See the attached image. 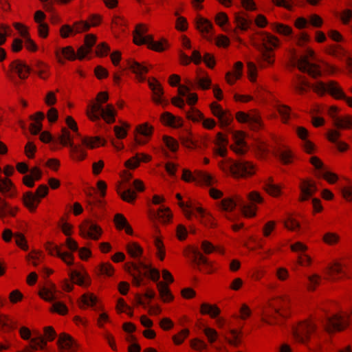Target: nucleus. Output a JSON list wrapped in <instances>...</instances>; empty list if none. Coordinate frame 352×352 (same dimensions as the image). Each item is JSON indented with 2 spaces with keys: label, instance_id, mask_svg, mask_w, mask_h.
<instances>
[{
  "label": "nucleus",
  "instance_id": "nucleus-1",
  "mask_svg": "<svg viewBox=\"0 0 352 352\" xmlns=\"http://www.w3.org/2000/svg\"><path fill=\"white\" fill-rule=\"evenodd\" d=\"M290 299L288 296L277 298L270 300L264 307L261 321L270 325L277 322L278 317L287 318L290 315Z\"/></svg>",
  "mask_w": 352,
  "mask_h": 352
},
{
  "label": "nucleus",
  "instance_id": "nucleus-2",
  "mask_svg": "<svg viewBox=\"0 0 352 352\" xmlns=\"http://www.w3.org/2000/svg\"><path fill=\"white\" fill-rule=\"evenodd\" d=\"M219 167L223 173H229L236 179L251 178L257 171L256 165L251 162H232L230 159L220 162Z\"/></svg>",
  "mask_w": 352,
  "mask_h": 352
},
{
  "label": "nucleus",
  "instance_id": "nucleus-3",
  "mask_svg": "<svg viewBox=\"0 0 352 352\" xmlns=\"http://www.w3.org/2000/svg\"><path fill=\"white\" fill-rule=\"evenodd\" d=\"M149 265L144 264L142 262H126L124 265V270L129 273L132 277V284L139 287L141 285L144 284L143 281L144 278L148 275L147 269Z\"/></svg>",
  "mask_w": 352,
  "mask_h": 352
},
{
  "label": "nucleus",
  "instance_id": "nucleus-4",
  "mask_svg": "<svg viewBox=\"0 0 352 352\" xmlns=\"http://www.w3.org/2000/svg\"><path fill=\"white\" fill-rule=\"evenodd\" d=\"M316 324L311 320H305L298 323L294 329V338L300 344H308L316 331Z\"/></svg>",
  "mask_w": 352,
  "mask_h": 352
},
{
  "label": "nucleus",
  "instance_id": "nucleus-5",
  "mask_svg": "<svg viewBox=\"0 0 352 352\" xmlns=\"http://www.w3.org/2000/svg\"><path fill=\"white\" fill-rule=\"evenodd\" d=\"M148 86L151 91V101L155 105H162L166 108L169 104V101L164 96V90L162 83L154 76L147 78Z\"/></svg>",
  "mask_w": 352,
  "mask_h": 352
},
{
  "label": "nucleus",
  "instance_id": "nucleus-6",
  "mask_svg": "<svg viewBox=\"0 0 352 352\" xmlns=\"http://www.w3.org/2000/svg\"><path fill=\"white\" fill-rule=\"evenodd\" d=\"M212 115L218 120V125L220 129H225L231 125L234 121V117L231 111L223 109L222 106L216 101L209 104Z\"/></svg>",
  "mask_w": 352,
  "mask_h": 352
},
{
  "label": "nucleus",
  "instance_id": "nucleus-7",
  "mask_svg": "<svg viewBox=\"0 0 352 352\" xmlns=\"http://www.w3.org/2000/svg\"><path fill=\"white\" fill-rule=\"evenodd\" d=\"M78 228L79 235L85 239L98 241L103 234L101 226L91 219H85Z\"/></svg>",
  "mask_w": 352,
  "mask_h": 352
},
{
  "label": "nucleus",
  "instance_id": "nucleus-8",
  "mask_svg": "<svg viewBox=\"0 0 352 352\" xmlns=\"http://www.w3.org/2000/svg\"><path fill=\"white\" fill-rule=\"evenodd\" d=\"M107 91H100L97 94L95 100H91L87 107L86 116L91 122L99 120L98 112L100 111L102 104L109 100Z\"/></svg>",
  "mask_w": 352,
  "mask_h": 352
},
{
  "label": "nucleus",
  "instance_id": "nucleus-9",
  "mask_svg": "<svg viewBox=\"0 0 352 352\" xmlns=\"http://www.w3.org/2000/svg\"><path fill=\"white\" fill-rule=\"evenodd\" d=\"M154 131V126L147 122L138 124L133 131L135 144L140 146L146 144L151 140Z\"/></svg>",
  "mask_w": 352,
  "mask_h": 352
},
{
  "label": "nucleus",
  "instance_id": "nucleus-10",
  "mask_svg": "<svg viewBox=\"0 0 352 352\" xmlns=\"http://www.w3.org/2000/svg\"><path fill=\"white\" fill-rule=\"evenodd\" d=\"M129 69L135 74L137 82L142 83L147 80L146 74L153 69V65L145 62L139 63L134 59L127 60Z\"/></svg>",
  "mask_w": 352,
  "mask_h": 352
},
{
  "label": "nucleus",
  "instance_id": "nucleus-11",
  "mask_svg": "<svg viewBox=\"0 0 352 352\" xmlns=\"http://www.w3.org/2000/svg\"><path fill=\"white\" fill-rule=\"evenodd\" d=\"M300 190L298 201L305 202L308 201L318 191L316 182L311 178H304L300 179L298 186Z\"/></svg>",
  "mask_w": 352,
  "mask_h": 352
},
{
  "label": "nucleus",
  "instance_id": "nucleus-12",
  "mask_svg": "<svg viewBox=\"0 0 352 352\" xmlns=\"http://www.w3.org/2000/svg\"><path fill=\"white\" fill-rule=\"evenodd\" d=\"M32 332L26 327H23V340H29L27 345L23 346V352H36L38 350H43L46 347V340L43 339L42 336L31 338Z\"/></svg>",
  "mask_w": 352,
  "mask_h": 352
},
{
  "label": "nucleus",
  "instance_id": "nucleus-13",
  "mask_svg": "<svg viewBox=\"0 0 352 352\" xmlns=\"http://www.w3.org/2000/svg\"><path fill=\"white\" fill-rule=\"evenodd\" d=\"M349 324L348 316L336 314L328 319L324 329L329 333H333L344 331Z\"/></svg>",
  "mask_w": 352,
  "mask_h": 352
},
{
  "label": "nucleus",
  "instance_id": "nucleus-14",
  "mask_svg": "<svg viewBox=\"0 0 352 352\" xmlns=\"http://www.w3.org/2000/svg\"><path fill=\"white\" fill-rule=\"evenodd\" d=\"M195 26L204 39L209 42L212 41L214 26L209 19L198 15L195 19Z\"/></svg>",
  "mask_w": 352,
  "mask_h": 352
},
{
  "label": "nucleus",
  "instance_id": "nucleus-15",
  "mask_svg": "<svg viewBox=\"0 0 352 352\" xmlns=\"http://www.w3.org/2000/svg\"><path fill=\"white\" fill-rule=\"evenodd\" d=\"M56 344L60 352H78L80 348L78 342L65 332L59 334Z\"/></svg>",
  "mask_w": 352,
  "mask_h": 352
},
{
  "label": "nucleus",
  "instance_id": "nucleus-16",
  "mask_svg": "<svg viewBox=\"0 0 352 352\" xmlns=\"http://www.w3.org/2000/svg\"><path fill=\"white\" fill-rule=\"evenodd\" d=\"M184 257L190 261V265L199 272H202L201 262L204 258V254L196 246L188 245L183 250Z\"/></svg>",
  "mask_w": 352,
  "mask_h": 352
},
{
  "label": "nucleus",
  "instance_id": "nucleus-17",
  "mask_svg": "<svg viewBox=\"0 0 352 352\" xmlns=\"http://www.w3.org/2000/svg\"><path fill=\"white\" fill-rule=\"evenodd\" d=\"M6 73L9 80L18 90L20 87V80L22 79V63L18 59L13 60Z\"/></svg>",
  "mask_w": 352,
  "mask_h": 352
},
{
  "label": "nucleus",
  "instance_id": "nucleus-18",
  "mask_svg": "<svg viewBox=\"0 0 352 352\" xmlns=\"http://www.w3.org/2000/svg\"><path fill=\"white\" fill-rule=\"evenodd\" d=\"M195 211L199 213V215H195V217L199 219V223L206 228L215 229L218 227L217 219L205 208L197 207Z\"/></svg>",
  "mask_w": 352,
  "mask_h": 352
},
{
  "label": "nucleus",
  "instance_id": "nucleus-19",
  "mask_svg": "<svg viewBox=\"0 0 352 352\" xmlns=\"http://www.w3.org/2000/svg\"><path fill=\"white\" fill-rule=\"evenodd\" d=\"M160 121L163 126L173 129H179L184 125V120L182 117L175 116L168 111L163 112L160 115Z\"/></svg>",
  "mask_w": 352,
  "mask_h": 352
},
{
  "label": "nucleus",
  "instance_id": "nucleus-20",
  "mask_svg": "<svg viewBox=\"0 0 352 352\" xmlns=\"http://www.w3.org/2000/svg\"><path fill=\"white\" fill-rule=\"evenodd\" d=\"M179 140L182 146L190 151L195 150L199 146V142L195 139L194 134L190 129H184L179 135Z\"/></svg>",
  "mask_w": 352,
  "mask_h": 352
},
{
  "label": "nucleus",
  "instance_id": "nucleus-21",
  "mask_svg": "<svg viewBox=\"0 0 352 352\" xmlns=\"http://www.w3.org/2000/svg\"><path fill=\"white\" fill-rule=\"evenodd\" d=\"M55 57L58 64L63 65L65 60L74 61L76 60V52L72 46L68 45L55 51Z\"/></svg>",
  "mask_w": 352,
  "mask_h": 352
},
{
  "label": "nucleus",
  "instance_id": "nucleus-22",
  "mask_svg": "<svg viewBox=\"0 0 352 352\" xmlns=\"http://www.w3.org/2000/svg\"><path fill=\"white\" fill-rule=\"evenodd\" d=\"M260 52L261 56L256 59L259 67L266 68L272 66L275 62V52L274 49H265L261 47Z\"/></svg>",
  "mask_w": 352,
  "mask_h": 352
},
{
  "label": "nucleus",
  "instance_id": "nucleus-23",
  "mask_svg": "<svg viewBox=\"0 0 352 352\" xmlns=\"http://www.w3.org/2000/svg\"><path fill=\"white\" fill-rule=\"evenodd\" d=\"M45 118V114L42 111H37L29 116V119L33 122L30 123L28 130L31 135H36L43 129L42 121Z\"/></svg>",
  "mask_w": 352,
  "mask_h": 352
},
{
  "label": "nucleus",
  "instance_id": "nucleus-24",
  "mask_svg": "<svg viewBox=\"0 0 352 352\" xmlns=\"http://www.w3.org/2000/svg\"><path fill=\"white\" fill-rule=\"evenodd\" d=\"M56 286L50 280H47L45 286L40 289L38 292L39 297L45 301L52 302L56 299Z\"/></svg>",
  "mask_w": 352,
  "mask_h": 352
},
{
  "label": "nucleus",
  "instance_id": "nucleus-25",
  "mask_svg": "<svg viewBox=\"0 0 352 352\" xmlns=\"http://www.w3.org/2000/svg\"><path fill=\"white\" fill-rule=\"evenodd\" d=\"M99 120L102 118L107 124H111L116 122L117 111L114 106L109 103L104 107H101L100 111L98 112Z\"/></svg>",
  "mask_w": 352,
  "mask_h": 352
},
{
  "label": "nucleus",
  "instance_id": "nucleus-26",
  "mask_svg": "<svg viewBox=\"0 0 352 352\" xmlns=\"http://www.w3.org/2000/svg\"><path fill=\"white\" fill-rule=\"evenodd\" d=\"M32 73L39 78L46 80L50 76V66L45 62L37 60L32 66Z\"/></svg>",
  "mask_w": 352,
  "mask_h": 352
},
{
  "label": "nucleus",
  "instance_id": "nucleus-27",
  "mask_svg": "<svg viewBox=\"0 0 352 352\" xmlns=\"http://www.w3.org/2000/svg\"><path fill=\"white\" fill-rule=\"evenodd\" d=\"M41 201L32 191L23 194V206L30 213H35Z\"/></svg>",
  "mask_w": 352,
  "mask_h": 352
},
{
  "label": "nucleus",
  "instance_id": "nucleus-28",
  "mask_svg": "<svg viewBox=\"0 0 352 352\" xmlns=\"http://www.w3.org/2000/svg\"><path fill=\"white\" fill-rule=\"evenodd\" d=\"M248 124L250 129L255 132H258L265 129V124L261 115L256 109L251 111V116Z\"/></svg>",
  "mask_w": 352,
  "mask_h": 352
},
{
  "label": "nucleus",
  "instance_id": "nucleus-29",
  "mask_svg": "<svg viewBox=\"0 0 352 352\" xmlns=\"http://www.w3.org/2000/svg\"><path fill=\"white\" fill-rule=\"evenodd\" d=\"M224 340L230 346L238 347L243 340V331L241 329H232L223 335Z\"/></svg>",
  "mask_w": 352,
  "mask_h": 352
},
{
  "label": "nucleus",
  "instance_id": "nucleus-30",
  "mask_svg": "<svg viewBox=\"0 0 352 352\" xmlns=\"http://www.w3.org/2000/svg\"><path fill=\"white\" fill-rule=\"evenodd\" d=\"M156 287L159 293V297L164 303L173 302L175 297L167 283L160 281L157 283Z\"/></svg>",
  "mask_w": 352,
  "mask_h": 352
},
{
  "label": "nucleus",
  "instance_id": "nucleus-31",
  "mask_svg": "<svg viewBox=\"0 0 352 352\" xmlns=\"http://www.w3.org/2000/svg\"><path fill=\"white\" fill-rule=\"evenodd\" d=\"M43 173L38 166L32 167L30 170V174L23 175V185L28 188H33L36 181H39L42 178Z\"/></svg>",
  "mask_w": 352,
  "mask_h": 352
},
{
  "label": "nucleus",
  "instance_id": "nucleus-32",
  "mask_svg": "<svg viewBox=\"0 0 352 352\" xmlns=\"http://www.w3.org/2000/svg\"><path fill=\"white\" fill-rule=\"evenodd\" d=\"M261 34L263 36L261 39V47L274 50L280 47V39L276 36L267 32H263Z\"/></svg>",
  "mask_w": 352,
  "mask_h": 352
},
{
  "label": "nucleus",
  "instance_id": "nucleus-33",
  "mask_svg": "<svg viewBox=\"0 0 352 352\" xmlns=\"http://www.w3.org/2000/svg\"><path fill=\"white\" fill-rule=\"evenodd\" d=\"M83 145L71 144L69 150V157L75 162H80L87 158V153L83 148Z\"/></svg>",
  "mask_w": 352,
  "mask_h": 352
},
{
  "label": "nucleus",
  "instance_id": "nucleus-34",
  "mask_svg": "<svg viewBox=\"0 0 352 352\" xmlns=\"http://www.w3.org/2000/svg\"><path fill=\"white\" fill-rule=\"evenodd\" d=\"M69 276L73 284L78 286L89 287L91 283L89 276L86 272L82 274L77 270H72L69 273Z\"/></svg>",
  "mask_w": 352,
  "mask_h": 352
},
{
  "label": "nucleus",
  "instance_id": "nucleus-35",
  "mask_svg": "<svg viewBox=\"0 0 352 352\" xmlns=\"http://www.w3.org/2000/svg\"><path fill=\"white\" fill-rule=\"evenodd\" d=\"M327 93L335 100H342L345 97V93L339 82L336 80L327 82Z\"/></svg>",
  "mask_w": 352,
  "mask_h": 352
},
{
  "label": "nucleus",
  "instance_id": "nucleus-36",
  "mask_svg": "<svg viewBox=\"0 0 352 352\" xmlns=\"http://www.w3.org/2000/svg\"><path fill=\"white\" fill-rule=\"evenodd\" d=\"M196 181L199 185L212 186L217 183V180L206 171L195 170Z\"/></svg>",
  "mask_w": 352,
  "mask_h": 352
},
{
  "label": "nucleus",
  "instance_id": "nucleus-37",
  "mask_svg": "<svg viewBox=\"0 0 352 352\" xmlns=\"http://www.w3.org/2000/svg\"><path fill=\"white\" fill-rule=\"evenodd\" d=\"M81 143L89 149H94L105 146L107 141L100 136H85L82 138Z\"/></svg>",
  "mask_w": 352,
  "mask_h": 352
},
{
  "label": "nucleus",
  "instance_id": "nucleus-38",
  "mask_svg": "<svg viewBox=\"0 0 352 352\" xmlns=\"http://www.w3.org/2000/svg\"><path fill=\"white\" fill-rule=\"evenodd\" d=\"M98 300V297L94 293H85L80 296L78 302V307L82 310L88 307H93L97 304Z\"/></svg>",
  "mask_w": 352,
  "mask_h": 352
},
{
  "label": "nucleus",
  "instance_id": "nucleus-39",
  "mask_svg": "<svg viewBox=\"0 0 352 352\" xmlns=\"http://www.w3.org/2000/svg\"><path fill=\"white\" fill-rule=\"evenodd\" d=\"M199 312L201 315H208L211 318L214 319L221 314V309L216 304H210L203 302L200 305Z\"/></svg>",
  "mask_w": 352,
  "mask_h": 352
},
{
  "label": "nucleus",
  "instance_id": "nucleus-40",
  "mask_svg": "<svg viewBox=\"0 0 352 352\" xmlns=\"http://www.w3.org/2000/svg\"><path fill=\"white\" fill-rule=\"evenodd\" d=\"M111 28L116 35L124 33L127 30V21L122 16H114L111 20Z\"/></svg>",
  "mask_w": 352,
  "mask_h": 352
},
{
  "label": "nucleus",
  "instance_id": "nucleus-41",
  "mask_svg": "<svg viewBox=\"0 0 352 352\" xmlns=\"http://www.w3.org/2000/svg\"><path fill=\"white\" fill-rule=\"evenodd\" d=\"M97 277L107 276L112 277L115 273V269L109 262L100 263L94 270Z\"/></svg>",
  "mask_w": 352,
  "mask_h": 352
},
{
  "label": "nucleus",
  "instance_id": "nucleus-42",
  "mask_svg": "<svg viewBox=\"0 0 352 352\" xmlns=\"http://www.w3.org/2000/svg\"><path fill=\"white\" fill-rule=\"evenodd\" d=\"M296 78V81L294 86L295 91L299 95H303L307 93L311 88V84L307 78L301 75H297Z\"/></svg>",
  "mask_w": 352,
  "mask_h": 352
},
{
  "label": "nucleus",
  "instance_id": "nucleus-43",
  "mask_svg": "<svg viewBox=\"0 0 352 352\" xmlns=\"http://www.w3.org/2000/svg\"><path fill=\"white\" fill-rule=\"evenodd\" d=\"M333 125L340 130H351L352 129V115L346 114L343 116L336 118Z\"/></svg>",
  "mask_w": 352,
  "mask_h": 352
},
{
  "label": "nucleus",
  "instance_id": "nucleus-44",
  "mask_svg": "<svg viewBox=\"0 0 352 352\" xmlns=\"http://www.w3.org/2000/svg\"><path fill=\"white\" fill-rule=\"evenodd\" d=\"M127 254L132 258L138 259L142 257L144 250L141 245L135 241L128 243L125 247Z\"/></svg>",
  "mask_w": 352,
  "mask_h": 352
},
{
  "label": "nucleus",
  "instance_id": "nucleus-45",
  "mask_svg": "<svg viewBox=\"0 0 352 352\" xmlns=\"http://www.w3.org/2000/svg\"><path fill=\"white\" fill-rule=\"evenodd\" d=\"M324 52L333 57L342 59L346 54V50L340 45L331 44L327 45L324 49Z\"/></svg>",
  "mask_w": 352,
  "mask_h": 352
},
{
  "label": "nucleus",
  "instance_id": "nucleus-46",
  "mask_svg": "<svg viewBox=\"0 0 352 352\" xmlns=\"http://www.w3.org/2000/svg\"><path fill=\"white\" fill-rule=\"evenodd\" d=\"M2 173L0 167V174ZM0 192L8 197H12L15 195V189L13 184L8 178H2L0 176Z\"/></svg>",
  "mask_w": 352,
  "mask_h": 352
},
{
  "label": "nucleus",
  "instance_id": "nucleus-47",
  "mask_svg": "<svg viewBox=\"0 0 352 352\" xmlns=\"http://www.w3.org/2000/svg\"><path fill=\"white\" fill-rule=\"evenodd\" d=\"M271 30L279 34L284 36H289L293 34L292 28L287 24L275 22L270 24Z\"/></svg>",
  "mask_w": 352,
  "mask_h": 352
},
{
  "label": "nucleus",
  "instance_id": "nucleus-48",
  "mask_svg": "<svg viewBox=\"0 0 352 352\" xmlns=\"http://www.w3.org/2000/svg\"><path fill=\"white\" fill-rule=\"evenodd\" d=\"M241 201L242 199L239 196H236L232 198L226 197L221 199L220 202V207L223 211L232 212L235 209L237 204Z\"/></svg>",
  "mask_w": 352,
  "mask_h": 352
},
{
  "label": "nucleus",
  "instance_id": "nucleus-49",
  "mask_svg": "<svg viewBox=\"0 0 352 352\" xmlns=\"http://www.w3.org/2000/svg\"><path fill=\"white\" fill-rule=\"evenodd\" d=\"M276 109L278 113L281 122L284 124H287L291 119L292 109L287 104H277Z\"/></svg>",
  "mask_w": 352,
  "mask_h": 352
},
{
  "label": "nucleus",
  "instance_id": "nucleus-50",
  "mask_svg": "<svg viewBox=\"0 0 352 352\" xmlns=\"http://www.w3.org/2000/svg\"><path fill=\"white\" fill-rule=\"evenodd\" d=\"M278 158L282 164L287 166L294 163L295 154L289 146L280 151Z\"/></svg>",
  "mask_w": 352,
  "mask_h": 352
},
{
  "label": "nucleus",
  "instance_id": "nucleus-51",
  "mask_svg": "<svg viewBox=\"0 0 352 352\" xmlns=\"http://www.w3.org/2000/svg\"><path fill=\"white\" fill-rule=\"evenodd\" d=\"M170 47L168 41L166 38L162 37L160 40L154 41L153 43H151V46H148V50L161 53L169 50Z\"/></svg>",
  "mask_w": 352,
  "mask_h": 352
},
{
  "label": "nucleus",
  "instance_id": "nucleus-52",
  "mask_svg": "<svg viewBox=\"0 0 352 352\" xmlns=\"http://www.w3.org/2000/svg\"><path fill=\"white\" fill-rule=\"evenodd\" d=\"M23 39H24V46L25 49L32 53H34L38 51V47L36 43L33 41L30 36L28 32V28L23 25Z\"/></svg>",
  "mask_w": 352,
  "mask_h": 352
},
{
  "label": "nucleus",
  "instance_id": "nucleus-53",
  "mask_svg": "<svg viewBox=\"0 0 352 352\" xmlns=\"http://www.w3.org/2000/svg\"><path fill=\"white\" fill-rule=\"evenodd\" d=\"M87 200V210H89L91 212H93L95 208L103 209L106 205L104 200H101L95 197H93L91 194L88 195Z\"/></svg>",
  "mask_w": 352,
  "mask_h": 352
},
{
  "label": "nucleus",
  "instance_id": "nucleus-54",
  "mask_svg": "<svg viewBox=\"0 0 352 352\" xmlns=\"http://www.w3.org/2000/svg\"><path fill=\"white\" fill-rule=\"evenodd\" d=\"M162 142L165 144L166 147L173 153H177L179 148V143L177 140L175 138L164 135L162 138Z\"/></svg>",
  "mask_w": 352,
  "mask_h": 352
},
{
  "label": "nucleus",
  "instance_id": "nucleus-55",
  "mask_svg": "<svg viewBox=\"0 0 352 352\" xmlns=\"http://www.w3.org/2000/svg\"><path fill=\"white\" fill-rule=\"evenodd\" d=\"M236 23V29H240L242 31H247L250 25L251 24V21H248L245 19L243 14V13L237 12L234 14V21Z\"/></svg>",
  "mask_w": 352,
  "mask_h": 352
},
{
  "label": "nucleus",
  "instance_id": "nucleus-56",
  "mask_svg": "<svg viewBox=\"0 0 352 352\" xmlns=\"http://www.w3.org/2000/svg\"><path fill=\"white\" fill-rule=\"evenodd\" d=\"M201 267H202L201 272L206 274H212L218 270L216 262L210 261L206 256H204V259L201 262Z\"/></svg>",
  "mask_w": 352,
  "mask_h": 352
},
{
  "label": "nucleus",
  "instance_id": "nucleus-57",
  "mask_svg": "<svg viewBox=\"0 0 352 352\" xmlns=\"http://www.w3.org/2000/svg\"><path fill=\"white\" fill-rule=\"evenodd\" d=\"M116 191L122 201L131 204H133L135 203L138 197L135 191L131 190V188L120 192L119 190V187H117Z\"/></svg>",
  "mask_w": 352,
  "mask_h": 352
},
{
  "label": "nucleus",
  "instance_id": "nucleus-58",
  "mask_svg": "<svg viewBox=\"0 0 352 352\" xmlns=\"http://www.w3.org/2000/svg\"><path fill=\"white\" fill-rule=\"evenodd\" d=\"M285 229L290 232H298L300 229V223L293 215H289L283 221Z\"/></svg>",
  "mask_w": 352,
  "mask_h": 352
},
{
  "label": "nucleus",
  "instance_id": "nucleus-59",
  "mask_svg": "<svg viewBox=\"0 0 352 352\" xmlns=\"http://www.w3.org/2000/svg\"><path fill=\"white\" fill-rule=\"evenodd\" d=\"M60 144L63 146H71L74 144V139L72 137L71 133L67 127H63L60 130V134L58 138Z\"/></svg>",
  "mask_w": 352,
  "mask_h": 352
},
{
  "label": "nucleus",
  "instance_id": "nucleus-60",
  "mask_svg": "<svg viewBox=\"0 0 352 352\" xmlns=\"http://www.w3.org/2000/svg\"><path fill=\"white\" fill-rule=\"evenodd\" d=\"M322 242L329 246L338 245L340 241V236L336 232H328L324 234L322 238Z\"/></svg>",
  "mask_w": 352,
  "mask_h": 352
},
{
  "label": "nucleus",
  "instance_id": "nucleus-61",
  "mask_svg": "<svg viewBox=\"0 0 352 352\" xmlns=\"http://www.w3.org/2000/svg\"><path fill=\"white\" fill-rule=\"evenodd\" d=\"M116 309L118 314L126 313L131 318L133 316V309L128 305L122 298L118 299Z\"/></svg>",
  "mask_w": 352,
  "mask_h": 352
},
{
  "label": "nucleus",
  "instance_id": "nucleus-62",
  "mask_svg": "<svg viewBox=\"0 0 352 352\" xmlns=\"http://www.w3.org/2000/svg\"><path fill=\"white\" fill-rule=\"evenodd\" d=\"M43 252L38 250H32L26 256L25 260L28 264L36 267L41 263V257Z\"/></svg>",
  "mask_w": 352,
  "mask_h": 352
},
{
  "label": "nucleus",
  "instance_id": "nucleus-63",
  "mask_svg": "<svg viewBox=\"0 0 352 352\" xmlns=\"http://www.w3.org/2000/svg\"><path fill=\"white\" fill-rule=\"evenodd\" d=\"M190 330L184 328L172 336V341L175 346L182 345L189 337Z\"/></svg>",
  "mask_w": 352,
  "mask_h": 352
},
{
  "label": "nucleus",
  "instance_id": "nucleus-64",
  "mask_svg": "<svg viewBox=\"0 0 352 352\" xmlns=\"http://www.w3.org/2000/svg\"><path fill=\"white\" fill-rule=\"evenodd\" d=\"M186 118L192 122H199L204 120V113L198 109L191 107L186 113Z\"/></svg>",
  "mask_w": 352,
  "mask_h": 352
}]
</instances>
